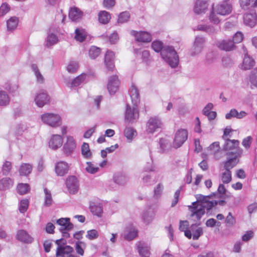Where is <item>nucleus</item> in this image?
<instances>
[{"label": "nucleus", "mask_w": 257, "mask_h": 257, "mask_svg": "<svg viewBox=\"0 0 257 257\" xmlns=\"http://www.w3.org/2000/svg\"><path fill=\"white\" fill-rule=\"evenodd\" d=\"M161 56L172 68H176L178 66L179 56L173 46H166L161 52Z\"/></svg>", "instance_id": "nucleus-1"}, {"label": "nucleus", "mask_w": 257, "mask_h": 257, "mask_svg": "<svg viewBox=\"0 0 257 257\" xmlns=\"http://www.w3.org/2000/svg\"><path fill=\"white\" fill-rule=\"evenodd\" d=\"M242 153V150H238L237 152L232 153H227V160L223 162L224 169L227 171H230L238 163Z\"/></svg>", "instance_id": "nucleus-2"}, {"label": "nucleus", "mask_w": 257, "mask_h": 257, "mask_svg": "<svg viewBox=\"0 0 257 257\" xmlns=\"http://www.w3.org/2000/svg\"><path fill=\"white\" fill-rule=\"evenodd\" d=\"M188 208L191 212L190 217L194 221H199L205 214V210L202 204H199L197 202H194L192 205H189Z\"/></svg>", "instance_id": "nucleus-3"}, {"label": "nucleus", "mask_w": 257, "mask_h": 257, "mask_svg": "<svg viewBox=\"0 0 257 257\" xmlns=\"http://www.w3.org/2000/svg\"><path fill=\"white\" fill-rule=\"evenodd\" d=\"M42 120L52 127H57L61 125V118L59 115L47 113L41 115Z\"/></svg>", "instance_id": "nucleus-4"}, {"label": "nucleus", "mask_w": 257, "mask_h": 257, "mask_svg": "<svg viewBox=\"0 0 257 257\" xmlns=\"http://www.w3.org/2000/svg\"><path fill=\"white\" fill-rule=\"evenodd\" d=\"M135 106L132 108L128 104H126L125 111V120L129 123H133L139 118V111L137 107Z\"/></svg>", "instance_id": "nucleus-5"}, {"label": "nucleus", "mask_w": 257, "mask_h": 257, "mask_svg": "<svg viewBox=\"0 0 257 257\" xmlns=\"http://www.w3.org/2000/svg\"><path fill=\"white\" fill-rule=\"evenodd\" d=\"M188 138V132L186 129L180 128L178 130L175 136L173 146L177 149L182 146Z\"/></svg>", "instance_id": "nucleus-6"}, {"label": "nucleus", "mask_w": 257, "mask_h": 257, "mask_svg": "<svg viewBox=\"0 0 257 257\" xmlns=\"http://www.w3.org/2000/svg\"><path fill=\"white\" fill-rule=\"evenodd\" d=\"M162 125V121L158 117H151L147 123V131L148 133L153 134L161 128Z\"/></svg>", "instance_id": "nucleus-7"}, {"label": "nucleus", "mask_w": 257, "mask_h": 257, "mask_svg": "<svg viewBox=\"0 0 257 257\" xmlns=\"http://www.w3.org/2000/svg\"><path fill=\"white\" fill-rule=\"evenodd\" d=\"M239 143L238 140L226 139L223 149L225 151H228L227 153L236 152L238 150H242L238 147Z\"/></svg>", "instance_id": "nucleus-8"}, {"label": "nucleus", "mask_w": 257, "mask_h": 257, "mask_svg": "<svg viewBox=\"0 0 257 257\" xmlns=\"http://www.w3.org/2000/svg\"><path fill=\"white\" fill-rule=\"evenodd\" d=\"M205 40L203 37H197L195 38L194 46L192 49L191 56H194L200 54L204 47Z\"/></svg>", "instance_id": "nucleus-9"}, {"label": "nucleus", "mask_w": 257, "mask_h": 257, "mask_svg": "<svg viewBox=\"0 0 257 257\" xmlns=\"http://www.w3.org/2000/svg\"><path fill=\"white\" fill-rule=\"evenodd\" d=\"M66 185L70 194H75L78 190V183L74 176L68 177L65 182Z\"/></svg>", "instance_id": "nucleus-10"}, {"label": "nucleus", "mask_w": 257, "mask_h": 257, "mask_svg": "<svg viewBox=\"0 0 257 257\" xmlns=\"http://www.w3.org/2000/svg\"><path fill=\"white\" fill-rule=\"evenodd\" d=\"M232 9V5L224 0L222 4L216 6L215 10L217 14L225 16L231 13Z\"/></svg>", "instance_id": "nucleus-11"}, {"label": "nucleus", "mask_w": 257, "mask_h": 257, "mask_svg": "<svg viewBox=\"0 0 257 257\" xmlns=\"http://www.w3.org/2000/svg\"><path fill=\"white\" fill-rule=\"evenodd\" d=\"M131 34L135 37L136 41L138 42L147 43L152 40L151 34L147 32L141 31L138 32L136 31L132 30Z\"/></svg>", "instance_id": "nucleus-12"}, {"label": "nucleus", "mask_w": 257, "mask_h": 257, "mask_svg": "<svg viewBox=\"0 0 257 257\" xmlns=\"http://www.w3.org/2000/svg\"><path fill=\"white\" fill-rule=\"evenodd\" d=\"M119 83L117 76L113 75L109 77L107 88L110 94H114L117 91Z\"/></svg>", "instance_id": "nucleus-13"}, {"label": "nucleus", "mask_w": 257, "mask_h": 257, "mask_svg": "<svg viewBox=\"0 0 257 257\" xmlns=\"http://www.w3.org/2000/svg\"><path fill=\"white\" fill-rule=\"evenodd\" d=\"M69 170V165L64 161H60L56 163L55 171L57 176H64Z\"/></svg>", "instance_id": "nucleus-14"}, {"label": "nucleus", "mask_w": 257, "mask_h": 257, "mask_svg": "<svg viewBox=\"0 0 257 257\" xmlns=\"http://www.w3.org/2000/svg\"><path fill=\"white\" fill-rule=\"evenodd\" d=\"M243 23L245 25L250 28L254 27L257 24V16L256 13L252 12L245 14L243 16Z\"/></svg>", "instance_id": "nucleus-15"}, {"label": "nucleus", "mask_w": 257, "mask_h": 257, "mask_svg": "<svg viewBox=\"0 0 257 257\" xmlns=\"http://www.w3.org/2000/svg\"><path fill=\"white\" fill-rule=\"evenodd\" d=\"M49 95L44 90H42L38 93L35 98L36 103L39 107H43L49 102Z\"/></svg>", "instance_id": "nucleus-16"}, {"label": "nucleus", "mask_w": 257, "mask_h": 257, "mask_svg": "<svg viewBox=\"0 0 257 257\" xmlns=\"http://www.w3.org/2000/svg\"><path fill=\"white\" fill-rule=\"evenodd\" d=\"M63 142V138L60 135H54L49 142V146L52 150H55L62 146Z\"/></svg>", "instance_id": "nucleus-17"}, {"label": "nucleus", "mask_w": 257, "mask_h": 257, "mask_svg": "<svg viewBox=\"0 0 257 257\" xmlns=\"http://www.w3.org/2000/svg\"><path fill=\"white\" fill-rule=\"evenodd\" d=\"M56 222L60 226L59 231L71 230L74 227V225L70 222L69 218H60L57 220Z\"/></svg>", "instance_id": "nucleus-18"}, {"label": "nucleus", "mask_w": 257, "mask_h": 257, "mask_svg": "<svg viewBox=\"0 0 257 257\" xmlns=\"http://www.w3.org/2000/svg\"><path fill=\"white\" fill-rule=\"evenodd\" d=\"M76 148V143L72 137H67V142L63 146L64 153L68 156L70 155Z\"/></svg>", "instance_id": "nucleus-19"}, {"label": "nucleus", "mask_w": 257, "mask_h": 257, "mask_svg": "<svg viewBox=\"0 0 257 257\" xmlns=\"http://www.w3.org/2000/svg\"><path fill=\"white\" fill-rule=\"evenodd\" d=\"M255 65L254 59L247 54L244 55L241 65V69L244 70L251 69Z\"/></svg>", "instance_id": "nucleus-20"}, {"label": "nucleus", "mask_w": 257, "mask_h": 257, "mask_svg": "<svg viewBox=\"0 0 257 257\" xmlns=\"http://www.w3.org/2000/svg\"><path fill=\"white\" fill-rule=\"evenodd\" d=\"M217 45L220 49L226 51H232L235 47V45H234V43L230 39L223 40L220 42H218Z\"/></svg>", "instance_id": "nucleus-21"}, {"label": "nucleus", "mask_w": 257, "mask_h": 257, "mask_svg": "<svg viewBox=\"0 0 257 257\" xmlns=\"http://www.w3.org/2000/svg\"><path fill=\"white\" fill-rule=\"evenodd\" d=\"M73 248L70 245L57 247L56 252V257H64L73 251Z\"/></svg>", "instance_id": "nucleus-22"}, {"label": "nucleus", "mask_w": 257, "mask_h": 257, "mask_svg": "<svg viewBox=\"0 0 257 257\" xmlns=\"http://www.w3.org/2000/svg\"><path fill=\"white\" fill-rule=\"evenodd\" d=\"M208 0H197L195 3L194 11L197 14L204 13L207 8Z\"/></svg>", "instance_id": "nucleus-23"}, {"label": "nucleus", "mask_w": 257, "mask_h": 257, "mask_svg": "<svg viewBox=\"0 0 257 257\" xmlns=\"http://www.w3.org/2000/svg\"><path fill=\"white\" fill-rule=\"evenodd\" d=\"M114 54L112 51H107L104 57V63L107 68L112 71L114 67Z\"/></svg>", "instance_id": "nucleus-24"}, {"label": "nucleus", "mask_w": 257, "mask_h": 257, "mask_svg": "<svg viewBox=\"0 0 257 257\" xmlns=\"http://www.w3.org/2000/svg\"><path fill=\"white\" fill-rule=\"evenodd\" d=\"M17 239L19 241L24 243H31L33 241V238L27 232L24 230H19L17 234Z\"/></svg>", "instance_id": "nucleus-25"}, {"label": "nucleus", "mask_w": 257, "mask_h": 257, "mask_svg": "<svg viewBox=\"0 0 257 257\" xmlns=\"http://www.w3.org/2000/svg\"><path fill=\"white\" fill-rule=\"evenodd\" d=\"M130 96L134 105L137 106L140 102V94L139 90L134 85H132L130 90Z\"/></svg>", "instance_id": "nucleus-26"}, {"label": "nucleus", "mask_w": 257, "mask_h": 257, "mask_svg": "<svg viewBox=\"0 0 257 257\" xmlns=\"http://www.w3.org/2000/svg\"><path fill=\"white\" fill-rule=\"evenodd\" d=\"M201 224V223L199 222V223H196L192 224L190 229L191 230L193 234V240H197L199 238V237L203 234V229L201 227H197Z\"/></svg>", "instance_id": "nucleus-27"}, {"label": "nucleus", "mask_w": 257, "mask_h": 257, "mask_svg": "<svg viewBox=\"0 0 257 257\" xmlns=\"http://www.w3.org/2000/svg\"><path fill=\"white\" fill-rule=\"evenodd\" d=\"M82 12L77 8H71L69 10V17L72 21H77L81 19Z\"/></svg>", "instance_id": "nucleus-28"}, {"label": "nucleus", "mask_w": 257, "mask_h": 257, "mask_svg": "<svg viewBox=\"0 0 257 257\" xmlns=\"http://www.w3.org/2000/svg\"><path fill=\"white\" fill-rule=\"evenodd\" d=\"M138 249L140 255L142 257L150 256V247L146 243L142 242H139Z\"/></svg>", "instance_id": "nucleus-29"}, {"label": "nucleus", "mask_w": 257, "mask_h": 257, "mask_svg": "<svg viewBox=\"0 0 257 257\" xmlns=\"http://www.w3.org/2000/svg\"><path fill=\"white\" fill-rule=\"evenodd\" d=\"M154 216L155 212L151 208H149L143 213L142 218L145 223L149 224L154 219Z\"/></svg>", "instance_id": "nucleus-30"}, {"label": "nucleus", "mask_w": 257, "mask_h": 257, "mask_svg": "<svg viewBox=\"0 0 257 257\" xmlns=\"http://www.w3.org/2000/svg\"><path fill=\"white\" fill-rule=\"evenodd\" d=\"M13 186V181L8 177L4 178L0 180V190L4 191L9 189Z\"/></svg>", "instance_id": "nucleus-31"}, {"label": "nucleus", "mask_w": 257, "mask_h": 257, "mask_svg": "<svg viewBox=\"0 0 257 257\" xmlns=\"http://www.w3.org/2000/svg\"><path fill=\"white\" fill-rule=\"evenodd\" d=\"M75 39L76 41L80 42H83L87 36V33L85 30L82 28H76L75 31Z\"/></svg>", "instance_id": "nucleus-32"}, {"label": "nucleus", "mask_w": 257, "mask_h": 257, "mask_svg": "<svg viewBox=\"0 0 257 257\" xmlns=\"http://www.w3.org/2000/svg\"><path fill=\"white\" fill-rule=\"evenodd\" d=\"M113 180L116 184L123 185L126 183L128 180V178L126 176L118 173L114 175Z\"/></svg>", "instance_id": "nucleus-33"}, {"label": "nucleus", "mask_w": 257, "mask_h": 257, "mask_svg": "<svg viewBox=\"0 0 257 257\" xmlns=\"http://www.w3.org/2000/svg\"><path fill=\"white\" fill-rule=\"evenodd\" d=\"M19 23V19L17 17L10 18L7 22V29L9 31H13L16 29Z\"/></svg>", "instance_id": "nucleus-34"}, {"label": "nucleus", "mask_w": 257, "mask_h": 257, "mask_svg": "<svg viewBox=\"0 0 257 257\" xmlns=\"http://www.w3.org/2000/svg\"><path fill=\"white\" fill-rule=\"evenodd\" d=\"M110 14L105 11H101L98 14V20L100 23L103 24H107L110 19Z\"/></svg>", "instance_id": "nucleus-35"}, {"label": "nucleus", "mask_w": 257, "mask_h": 257, "mask_svg": "<svg viewBox=\"0 0 257 257\" xmlns=\"http://www.w3.org/2000/svg\"><path fill=\"white\" fill-rule=\"evenodd\" d=\"M81 154L84 158L90 159L91 158L92 154L91 152L88 143H83L81 146Z\"/></svg>", "instance_id": "nucleus-36"}, {"label": "nucleus", "mask_w": 257, "mask_h": 257, "mask_svg": "<svg viewBox=\"0 0 257 257\" xmlns=\"http://www.w3.org/2000/svg\"><path fill=\"white\" fill-rule=\"evenodd\" d=\"M44 191L45 195L44 205L46 207H49L52 205L53 202V199L51 192L46 188H44Z\"/></svg>", "instance_id": "nucleus-37"}, {"label": "nucleus", "mask_w": 257, "mask_h": 257, "mask_svg": "<svg viewBox=\"0 0 257 257\" xmlns=\"http://www.w3.org/2000/svg\"><path fill=\"white\" fill-rule=\"evenodd\" d=\"M89 209L91 212L93 214L98 216H100L102 213V208L100 205H96L92 203L90 205Z\"/></svg>", "instance_id": "nucleus-38"}, {"label": "nucleus", "mask_w": 257, "mask_h": 257, "mask_svg": "<svg viewBox=\"0 0 257 257\" xmlns=\"http://www.w3.org/2000/svg\"><path fill=\"white\" fill-rule=\"evenodd\" d=\"M30 188L28 184L20 183L17 186V192L19 194H26L30 191Z\"/></svg>", "instance_id": "nucleus-39"}, {"label": "nucleus", "mask_w": 257, "mask_h": 257, "mask_svg": "<svg viewBox=\"0 0 257 257\" xmlns=\"http://www.w3.org/2000/svg\"><path fill=\"white\" fill-rule=\"evenodd\" d=\"M31 68L35 73L37 81L40 83H43L44 82V79L43 75L40 73L37 65L35 64H33L31 65Z\"/></svg>", "instance_id": "nucleus-40"}, {"label": "nucleus", "mask_w": 257, "mask_h": 257, "mask_svg": "<svg viewBox=\"0 0 257 257\" xmlns=\"http://www.w3.org/2000/svg\"><path fill=\"white\" fill-rule=\"evenodd\" d=\"M166 46H164L163 43L159 40H156L152 42V48L156 52L159 53L163 51Z\"/></svg>", "instance_id": "nucleus-41"}, {"label": "nucleus", "mask_w": 257, "mask_h": 257, "mask_svg": "<svg viewBox=\"0 0 257 257\" xmlns=\"http://www.w3.org/2000/svg\"><path fill=\"white\" fill-rule=\"evenodd\" d=\"M32 170V166L30 164H24L20 167L19 172L21 175L26 176L31 172Z\"/></svg>", "instance_id": "nucleus-42"}, {"label": "nucleus", "mask_w": 257, "mask_h": 257, "mask_svg": "<svg viewBox=\"0 0 257 257\" xmlns=\"http://www.w3.org/2000/svg\"><path fill=\"white\" fill-rule=\"evenodd\" d=\"M10 98L5 91H0V105L7 106L9 104Z\"/></svg>", "instance_id": "nucleus-43"}, {"label": "nucleus", "mask_w": 257, "mask_h": 257, "mask_svg": "<svg viewBox=\"0 0 257 257\" xmlns=\"http://www.w3.org/2000/svg\"><path fill=\"white\" fill-rule=\"evenodd\" d=\"M86 78V75L82 74L73 80L71 83V87H77L80 85Z\"/></svg>", "instance_id": "nucleus-44"}, {"label": "nucleus", "mask_w": 257, "mask_h": 257, "mask_svg": "<svg viewBox=\"0 0 257 257\" xmlns=\"http://www.w3.org/2000/svg\"><path fill=\"white\" fill-rule=\"evenodd\" d=\"M130 18V15L129 12L125 11L121 13L119 16L117 20L118 23H124L127 22Z\"/></svg>", "instance_id": "nucleus-45"}, {"label": "nucleus", "mask_w": 257, "mask_h": 257, "mask_svg": "<svg viewBox=\"0 0 257 257\" xmlns=\"http://www.w3.org/2000/svg\"><path fill=\"white\" fill-rule=\"evenodd\" d=\"M100 53V49L96 46H92L89 51V55L92 59H95Z\"/></svg>", "instance_id": "nucleus-46"}, {"label": "nucleus", "mask_w": 257, "mask_h": 257, "mask_svg": "<svg viewBox=\"0 0 257 257\" xmlns=\"http://www.w3.org/2000/svg\"><path fill=\"white\" fill-rule=\"evenodd\" d=\"M58 42L57 37L53 33L49 34L47 38V46L53 45L57 43Z\"/></svg>", "instance_id": "nucleus-47"}, {"label": "nucleus", "mask_w": 257, "mask_h": 257, "mask_svg": "<svg viewBox=\"0 0 257 257\" xmlns=\"http://www.w3.org/2000/svg\"><path fill=\"white\" fill-rule=\"evenodd\" d=\"M215 194L216 193H213L212 194L207 196H204L201 194L197 195L196 196L197 201L196 202H197L199 204L203 205L208 198H211L212 196H215Z\"/></svg>", "instance_id": "nucleus-48"}, {"label": "nucleus", "mask_w": 257, "mask_h": 257, "mask_svg": "<svg viewBox=\"0 0 257 257\" xmlns=\"http://www.w3.org/2000/svg\"><path fill=\"white\" fill-rule=\"evenodd\" d=\"M12 168V166L11 162L7 161H5L2 167V173L3 175H8L10 172Z\"/></svg>", "instance_id": "nucleus-49"}, {"label": "nucleus", "mask_w": 257, "mask_h": 257, "mask_svg": "<svg viewBox=\"0 0 257 257\" xmlns=\"http://www.w3.org/2000/svg\"><path fill=\"white\" fill-rule=\"evenodd\" d=\"M221 180L223 183L228 184L231 181V172L226 171L222 174Z\"/></svg>", "instance_id": "nucleus-50"}, {"label": "nucleus", "mask_w": 257, "mask_h": 257, "mask_svg": "<svg viewBox=\"0 0 257 257\" xmlns=\"http://www.w3.org/2000/svg\"><path fill=\"white\" fill-rule=\"evenodd\" d=\"M85 246V244L82 241H77L75 243V249L77 253L81 255L84 254L83 247Z\"/></svg>", "instance_id": "nucleus-51"}, {"label": "nucleus", "mask_w": 257, "mask_h": 257, "mask_svg": "<svg viewBox=\"0 0 257 257\" xmlns=\"http://www.w3.org/2000/svg\"><path fill=\"white\" fill-rule=\"evenodd\" d=\"M249 80L251 85L257 88V68L251 71Z\"/></svg>", "instance_id": "nucleus-52"}, {"label": "nucleus", "mask_w": 257, "mask_h": 257, "mask_svg": "<svg viewBox=\"0 0 257 257\" xmlns=\"http://www.w3.org/2000/svg\"><path fill=\"white\" fill-rule=\"evenodd\" d=\"M236 222L235 218L232 216L231 212H229L225 219V223L228 227L233 226Z\"/></svg>", "instance_id": "nucleus-53"}, {"label": "nucleus", "mask_w": 257, "mask_h": 257, "mask_svg": "<svg viewBox=\"0 0 257 257\" xmlns=\"http://www.w3.org/2000/svg\"><path fill=\"white\" fill-rule=\"evenodd\" d=\"M29 201L28 199L22 200L20 203L19 211L21 213H25L28 209Z\"/></svg>", "instance_id": "nucleus-54"}, {"label": "nucleus", "mask_w": 257, "mask_h": 257, "mask_svg": "<svg viewBox=\"0 0 257 257\" xmlns=\"http://www.w3.org/2000/svg\"><path fill=\"white\" fill-rule=\"evenodd\" d=\"M87 167H86V171L90 174H95L99 170V168L96 167H95L93 164L90 162H87L86 163Z\"/></svg>", "instance_id": "nucleus-55"}, {"label": "nucleus", "mask_w": 257, "mask_h": 257, "mask_svg": "<svg viewBox=\"0 0 257 257\" xmlns=\"http://www.w3.org/2000/svg\"><path fill=\"white\" fill-rule=\"evenodd\" d=\"M222 64L226 67H229L234 64L233 60L228 56L223 57L222 60Z\"/></svg>", "instance_id": "nucleus-56"}, {"label": "nucleus", "mask_w": 257, "mask_h": 257, "mask_svg": "<svg viewBox=\"0 0 257 257\" xmlns=\"http://www.w3.org/2000/svg\"><path fill=\"white\" fill-rule=\"evenodd\" d=\"M78 68V63L76 62H70L67 66V70L70 73L75 72Z\"/></svg>", "instance_id": "nucleus-57"}, {"label": "nucleus", "mask_w": 257, "mask_h": 257, "mask_svg": "<svg viewBox=\"0 0 257 257\" xmlns=\"http://www.w3.org/2000/svg\"><path fill=\"white\" fill-rule=\"evenodd\" d=\"M243 40V34L240 32H236L233 36L232 42L234 43V45L236 43H239Z\"/></svg>", "instance_id": "nucleus-58"}, {"label": "nucleus", "mask_w": 257, "mask_h": 257, "mask_svg": "<svg viewBox=\"0 0 257 257\" xmlns=\"http://www.w3.org/2000/svg\"><path fill=\"white\" fill-rule=\"evenodd\" d=\"M86 237L90 240H93L98 237V233L96 230L91 229L87 231Z\"/></svg>", "instance_id": "nucleus-59"}, {"label": "nucleus", "mask_w": 257, "mask_h": 257, "mask_svg": "<svg viewBox=\"0 0 257 257\" xmlns=\"http://www.w3.org/2000/svg\"><path fill=\"white\" fill-rule=\"evenodd\" d=\"M136 131L132 127H126L124 131V134L125 136L128 139H132Z\"/></svg>", "instance_id": "nucleus-60"}, {"label": "nucleus", "mask_w": 257, "mask_h": 257, "mask_svg": "<svg viewBox=\"0 0 257 257\" xmlns=\"http://www.w3.org/2000/svg\"><path fill=\"white\" fill-rule=\"evenodd\" d=\"M215 10L212 6V11L209 16V20L215 24H217L219 23L220 21L219 18L217 17V16L215 14Z\"/></svg>", "instance_id": "nucleus-61"}, {"label": "nucleus", "mask_w": 257, "mask_h": 257, "mask_svg": "<svg viewBox=\"0 0 257 257\" xmlns=\"http://www.w3.org/2000/svg\"><path fill=\"white\" fill-rule=\"evenodd\" d=\"M10 10V6L6 3H3L0 7V16H4L8 13Z\"/></svg>", "instance_id": "nucleus-62"}, {"label": "nucleus", "mask_w": 257, "mask_h": 257, "mask_svg": "<svg viewBox=\"0 0 257 257\" xmlns=\"http://www.w3.org/2000/svg\"><path fill=\"white\" fill-rule=\"evenodd\" d=\"M217 205V203L214 201H209L207 200L203 205V207L204 209L206 208L207 210H209L211 209L213 206Z\"/></svg>", "instance_id": "nucleus-63"}, {"label": "nucleus", "mask_w": 257, "mask_h": 257, "mask_svg": "<svg viewBox=\"0 0 257 257\" xmlns=\"http://www.w3.org/2000/svg\"><path fill=\"white\" fill-rule=\"evenodd\" d=\"M253 232L251 230L248 231L242 236V240L243 241H248L253 236Z\"/></svg>", "instance_id": "nucleus-64"}]
</instances>
